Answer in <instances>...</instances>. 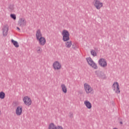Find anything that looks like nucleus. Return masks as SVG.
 I'll return each instance as SVG.
<instances>
[{
	"label": "nucleus",
	"instance_id": "1",
	"mask_svg": "<svg viewBox=\"0 0 129 129\" xmlns=\"http://www.w3.org/2000/svg\"><path fill=\"white\" fill-rule=\"evenodd\" d=\"M36 40L40 46H44L46 44V38L42 36L41 30H38L36 33Z\"/></svg>",
	"mask_w": 129,
	"mask_h": 129
},
{
	"label": "nucleus",
	"instance_id": "2",
	"mask_svg": "<svg viewBox=\"0 0 129 129\" xmlns=\"http://www.w3.org/2000/svg\"><path fill=\"white\" fill-rule=\"evenodd\" d=\"M23 101L24 104L26 106H31L32 105V103H33V101H32V98L28 96H25L23 98Z\"/></svg>",
	"mask_w": 129,
	"mask_h": 129
},
{
	"label": "nucleus",
	"instance_id": "3",
	"mask_svg": "<svg viewBox=\"0 0 129 129\" xmlns=\"http://www.w3.org/2000/svg\"><path fill=\"white\" fill-rule=\"evenodd\" d=\"M61 35L62 36V41L63 42H67V41H69L70 40V33H69V31L66 30H63L62 31Z\"/></svg>",
	"mask_w": 129,
	"mask_h": 129
},
{
	"label": "nucleus",
	"instance_id": "4",
	"mask_svg": "<svg viewBox=\"0 0 129 129\" xmlns=\"http://www.w3.org/2000/svg\"><path fill=\"white\" fill-rule=\"evenodd\" d=\"M84 89L86 93L87 94H92L94 92V90H93V88L91 87L90 85L85 83L84 84Z\"/></svg>",
	"mask_w": 129,
	"mask_h": 129
},
{
	"label": "nucleus",
	"instance_id": "5",
	"mask_svg": "<svg viewBox=\"0 0 129 129\" xmlns=\"http://www.w3.org/2000/svg\"><path fill=\"white\" fill-rule=\"evenodd\" d=\"M93 5L96 10H100L103 7V3L99 0H94Z\"/></svg>",
	"mask_w": 129,
	"mask_h": 129
},
{
	"label": "nucleus",
	"instance_id": "6",
	"mask_svg": "<svg viewBox=\"0 0 129 129\" xmlns=\"http://www.w3.org/2000/svg\"><path fill=\"white\" fill-rule=\"evenodd\" d=\"M52 67L53 70L55 71H59V70H61V69H62V64L60 62L55 61L52 63Z\"/></svg>",
	"mask_w": 129,
	"mask_h": 129
},
{
	"label": "nucleus",
	"instance_id": "7",
	"mask_svg": "<svg viewBox=\"0 0 129 129\" xmlns=\"http://www.w3.org/2000/svg\"><path fill=\"white\" fill-rule=\"evenodd\" d=\"M112 88L115 93H116L117 94H119V93H120V88H119V84L118 83L116 82H114L112 86Z\"/></svg>",
	"mask_w": 129,
	"mask_h": 129
},
{
	"label": "nucleus",
	"instance_id": "8",
	"mask_svg": "<svg viewBox=\"0 0 129 129\" xmlns=\"http://www.w3.org/2000/svg\"><path fill=\"white\" fill-rule=\"evenodd\" d=\"M87 61L89 65H90L91 67H92V68H94V69H98V67L97 66V64L95 62H94V61H93V60H92V58H91V57H88L87 58Z\"/></svg>",
	"mask_w": 129,
	"mask_h": 129
},
{
	"label": "nucleus",
	"instance_id": "9",
	"mask_svg": "<svg viewBox=\"0 0 129 129\" xmlns=\"http://www.w3.org/2000/svg\"><path fill=\"white\" fill-rule=\"evenodd\" d=\"M15 113L17 116H21L23 114V106H18L15 110Z\"/></svg>",
	"mask_w": 129,
	"mask_h": 129
},
{
	"label": "nucleus",
	"instance_id": "10",
	"mask_svg": "<svg viewBox=\"0 0 129 129\" xmlns=\"http://www.w3.org/2000/svg\"><path fill=\"white\" fill-rule=\"evenodd\" d=\"M98 63L99 65L103 68H105L107 66V62L106 61V59L104 58H100L98 60Z\"/></svg>",
	"mask_w": 129,
	"mask_h": 129
},
{
	"label": "nucleus",
	"instance_id": "11",
	"mask_svg": "<svg viewBox=\"0 0 129 129\" xmlns=\"http://www.w3.org/2000/svg\"><path fill=\"white\" fill-rule=\"evenodd\" d=\"M18 24L20 27H24V26L27 25V21H26V19L21 18L19 20Z\"/></svg>",
	"mask_w": 129,
	"mask_h": 129
},
{
	"label": "nucleus",
	"instance_id": "12",
	"mask_svg": "<svg viewBox=\"0 0 129 129\" xmlns=\"http://www.w3.org/2000/svg\"><path fill=\"white\" fill-rule=\"evenodd\" d=\"M84 104L85 105L86 107L88 108V109H91V108H92V104L90 101L88 100L84 101Z\"/></svg>",
	"mask_w": 129,
	"mask_h": 129
},
{
	"label": "nucleus",
	"instance_id": "13",
	"mask_svg": "<svg viewBox=\"0 0 129 129\" xmlns=\"http://www.w3.org/2000/svg\"><path fill=\"white\" fill-rule=\"evenodd\" d=\"M60 87L61 88V91H62L63 93L66 94V93H67V91H68L66 85L62 84L60 86Z\"/></svg>",
	"mask_w": 129,
	"mask_h": 129
},
{
	"label": "nucleus",
	"instance_id": "14",
	"mask_svg": "<svg viewBox=\"0 0 129 129\" xmlns=\"http://www.w3.org/2000/svg\"><path fill=\"white\" fill-rule=\"evenodd\" d=\"M8 32H9V27L4 26L3 29V36H4V37H6V36H8Z\"/></svg>",
	"mask_w": 129,
	"mask_h": 129
},
{
	"label": "nucleus",
	"instance_id": "15",
	"mask_svg": "<svg viewBox=\"0 0 129 129\" xmlns=\"http://www.w3.org/2000/svg\"><path fill=\"white\" fill-rule=\"evenodd\" d=\"M58 127H61V126H56L54 123H50L48 125V129H59Z\"/></svg>",
	"mask_w": 129,
	"mask_h": 129
},
{
	"label": "nucleus",
	"instance_id": "16",
	"mask_svg": "<svg viewBox=\"0 0 129 129\" xmlns=\"http://www.w3.org/2000/svg\"><path fill=\"white\" fill-rule=\"evenodd\" d=\"M72 46V41H67L65 42V47L66 48H71V47Z\"/></svg>",
	"mask_w": 129,
	"mask_h": 129
},
{
	"label": "nucleus",
	"instance_id": "17",
	"mask_svg": "<svg viewBox=\"0 0 129 129\" xmlns=\"http://www.w3.org/2000/svg\"><path fill=\"white\" fill-rule=\"evenodd\" d=\"M11 42L12 44H13L14 46L16 47V48H19V43L17 42L16 41L14 40V39H12Z\"/></svg>",
	"mask_w": 129,
	"mask_h": 129
},
{
	"label": "nucleus",
	"instance_id": "18",
	"mask_svg": "<svg viewBox=\"0 0 129 129\" xmlns=\"http://www.w3.org/2000/svg\"><path fill=\"white\" fill-rule=\"evenodd\" d=\"M6 97V94L4 92H0V99H5Z\"/></svg>",
	"mask_w": 129,
	"mask_h": 129
},
{
	"label": "nucleus",
	"instance_id": "19",
	"mask_svg": "<svg viewBox=\"0 0 129 129\" xmlns=\"http://www.w3.org/2000/svg\"><path fill=\"white\" fill-rule=\"evenodd\" d=\"M42 52V48H41L40 47H37L36 48V52L37 53V54H41Z\"/></svg>",
	"mask_w": 129,
	"mask_h": 129
},
{
	"label": "nucleus",
	"instance_id": "20",
	"mask_svg": "<svg viewBox=\"0 0 129 129\" xmlns=\"http://www.w3.org/2000/svg\"><path fill=\"white\" fill-rule=\"evenodd\" d=\"M97 75L99 78H101V79H104V78H105V75L104 74L100 73L99 74H97Z\"/></svg>",
	"mask_w": 129,
	"mask_h": 129
},
{
	"label": "nucleus",
	"instance_id": "21",
	"mask_svg": "<svg viewBox=\"0 0 129 129\" xmlns=\"http://www.w3.org/2000/svg\"><path fill=\"white\" fill-rule=\"evenodd\" d=\"M10 17L11 19H13L14 20H17V16H16V14H12L10 15Z\"/></svg>",
	"mask_w": 129,
	"mask_h": 129
},
{
	"label": "nucleus",
	"instance_id": "22",
	"mask_svg": "<svg viewBox=\"0 0 129 129\" xmlns=\"http://www.w3.org/2000/svg\"><path fill=\"white\" fill-rule=\"evenodd\" d=\"M91 55H92V56H95L97 55L96 51H95V50H91Z\"/></svg>",
	"mask_w": 129,
	"mask_h": 129
},
{
	"label": "nucleus",
	"instance_id": "23",
	"mask_svg": "<svg viewBox=\"0 0 129 129\" xmlns=\"http://www.w3.org/2000/svg\"><path fill=\"white\" fill-rule=\"evenodd\" d=\"M73 49H77L78 48V45L76 43H73V44L72 45Z\"/></svg>",
	"mask_w": 129,
	"mask_h": 129
},
{
	"label": "nucleus",
	"instance_id": "24",
	"mask_svg": "<svg viewBox=\"0 0 129 129\" xmlns=\"http://www.w3.org/2000/svg\"><path fill=\"white\" fill-rule=\"evenodd\" d=\"M17 30H18V31H20V29L19 27H17Z\"/></svg>",
	"mask_w": 129,
	"mask_h": 129
},
{
	"label": "nucleus",
	"instance_id": "25",
	"mask_svg": "<svg viewBox=\"0 0 129 129\" xmlns=\"http://www.w3.org/2000/svg\"><path fill=\"white\" fill-rule=\"evenodd\" d=\"M2 115V111L0 110V116Z\"/></svg>",
	"mask_w": 129,
	"mask_h": 129
},
{
	"label": "nucleus",
	"instance_id": "26",
	"mask_svg": "<svg viewBox=\"0 0 129 129\" xmlns=\"http://www.w3.org/2000/svg\"><path fill=\"white\" fill-rule=\"evenodd\" d=\"M120 124H122V122H120Z\"/></svg>",
	"mask_w": 129,
	"mask_h": 129
},
{
	"label": "nucleus",
	"instance_id": "27",
	"mask_svg": "<svg viewBox=\"0 0 129 129\" xmlns=\"http://www.w3.org/2000/svg\"><path fill=\"white\" fill-rule=\"evenodd\" d=\"M113 129H118V128L115 127V128H113Z\"/></svg>",
	"mask_w": 129,
	"mask_h": 129
},
{
	"label": "nucleus",
	"instance_id": "28",
	"mask_svg": "<svg viewBox=\"0 0 129 129\" xmlns=\"http://www.w3.org/2000/svg\"><path fill=\"white\" fill-rule=\"evenodd\" d=\"M0 30H1V28H0Z\"/></svg>",
	"mask_w": 129,
	"mask_h": 129
}]
</instances>
